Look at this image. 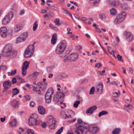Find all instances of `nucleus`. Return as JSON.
<instances>
[{
  "label": "nucleus",
  "instance_id": "6e6d98bb",
  "mask_svg": "<svg viewBox=\"0 0 134 134\" xmlns=\"http://www.w3.org/2000/svg\"><path fill=\"white\" fill-rule=\"evenodd\" d=\"M102 66V64L100 63H97L95 65V67L96 68H97L98 69L101 67Z\"/></svg>",
  "mask_w": 134,
  "mask_h": 134
},
{
  "label": "nucleus",
  "instance_id": "f704fd0d",
  "mask_svg": "<svg viewBox=\"0 0 134 134\" xmlns=\"http://www.w3.org/2000/svg\"><path fill=\"white\" fill-rule=\"evenodd\" d=\"M125 108L124 109L126 110H127V108H128L129 109H132L133 108V106L131 104H128V105H124Z\"/></svg>",
  "mask_w": 134,
  "mask_h": 134
},
{
  "label": "nucleus",
  "instance_id": "c85d7f7f",
  "mask_svg": "<svg viewBox=\"0 0 134 134\" xmlns=\"http://www.w3.org/2000/svg\"><path fill=\"white\" fill-rule=\"evenodd\" d=\"M23 28V27L19 25H16L14 28L15 32H18Z\"/></svg>",
  "mask_w": 134,
  "mask_h": 134
},
{
  "label": "nucleus",
  "instance_id": "09e8293b",
  "mask_svg": "<svg viewBox=\"0 0 134 134\" xmlns=\"http://www.w3.org/2000/svg\"><path fill=\"white\" fill-rule=\"evenodd\" d=\"M7 32H0L1 36L3 37H5L7 35Z\"/></svg>",
  "mask_w": 134,
  "mask_h": 134
},
{
  "label": "nucleus",
  "instance_id": "473e14b6",
  "mask_svg": "<svg viewBox=\"0 0 134 134\" xmlns=\"http://www.w3.org/2000/svg\"><path fill=\"white\" fill-rule=\"evenodd\" d=\"M38 85L37 86H33L32 87L34 88L33 90H35L36 92V90H38V88H41L40 87H40V85H41V83H38L37 84Z\"/></svg>",
  "mask_w": 134,
  "mask_h": 134
},
{
  "label": "nucleus",
  "instance_id": "b1692460",
  "mask_svg": "<svg viewBox=\"0 0 134 134\" xmlns=\"http://www.w3.org/2000/svg\"><path fill=\"white\" fill-rule=\"evenodd\" d=\"M103 87V85L102 83H100L98 84L97 85V87L96 88V89L97 90V92H98L99 90H100L101 91H102Z\"/></svg>",
  "mask_w": 134,
  "mask_h": 134
},
{
  "label": "nucleus",
  "instance_id": "864d4df0",
  "mask_svg": "<svg viewBox=\"0 0 134 134\" xmlns=\"http://www.w3.org/2000/svg\"><path fill=\"white\" fill-rule=\"evenodd\" d=\"M90 109H91V110L93 112V111L96 109H97V106L96 105H94L90 107Z\"/></svg>",
  "mask_w": 134,
  "mask_h": 134
},
{
  "label": "nucleus",
  "instance_id": "e433bc0d",
  "mask_svg": "<svg viewBox=\"0 0 134 134\" xmlns=\"http://www.w3.org/2000/svg\"><path fill=\"white\" fill-rule=\"evenodd\" d=\"M66 112H67V114L69 116H70L69 117H71V115L72 114H74V112L72 110L70 109H68L66 110Z\"/></svg>",
  "mask_w": 134,
  "mask_h": 134
},
{
  "label": "nucleus",
  "instance_id": "37998d69",
  "mask_svg": "<svg viewBox=\"0 0 134 134\" xmlns=\"http://www.w3.org/2000/svg\"><path fill=\"white\" fill-rule=\"evenodd\" d=\"M90 2L91 3L96 4L99 2V0H89Z\"/></svg>",
  "mask_w": 134,
  "mask_h": 134
},
{
  "label": "nucleus",
  "instance_id": "ea45409f",
  "mask_svg": "<svg viewBox=\"0 0 134 134\" xmlns=\"http://www.w3.org/2000/svg\"><path fill=\"white\" fill-rule=\"evenodd\" d=\"M37 23V21H36L34 24L33 27V30L34 31L36 30L38 27V24Z\"/></svg>",
  "mask_w": 134,
  "mask_h": 134
},
{
  "label": "nucleus",
  "instance_id": "9b49d317",
  "mask_svg": "<svg viewBox=\"0 0 134 134\" xmlns=\"http://www.w3.org/2000/svg\"><path fill=\"white\" fill-rule=\"evenodd\" d=\"M126 40L128 41H132L133 40V37L132 34L130 32H126L125 34Z\"/></svg>",
  "mask_w": 134,
  "mask_h": 134
},
{
  "label": "nucleus",
  "instance_id": "6ab92c4d",
  "mask_svg": "<svg viewBox=\"0 0 134 134\" xmlns=\"http://www.w3.org/2000/svg\"><path fill=\"white\" fill-rule=\"evenodd\" d=\"M120 7L123 10H127L129 8V7L126 3H121Z\"/></svg>",
  "mask_w": 134,
  "mask_h": 134
},
{
  "label": "nucleus",
  "instance_id": "c03bdc74",
  "mask_svg": "<svg viewBox=\"0 0 134 134\" xmlns=\"http://www.w3.org/2000/svg\"><path fill=\"white\" fill-rule=\"evenodd\" d=\"M119 83L120 82L113 81L110 82V84L111 85H115L116 86H117L119 85Z\"/></svg>",
  "mask_w": 134,
  "mask_h": 134
},
{
  "label": "nucleus",
  "instance_id": "c756f323",
  "mask_svg": "<svg viewBox=\"0 0 134 134\" xmlns=\"http://www.w3.org/2000/svg\"><path fill=\"white\" fill-rule=\"evenodd\" d=\"M10 124L13 127H16L17 125L16 119H14L13 121L11 122Z\"/></svg>",
  "mask_w": 134,
  "mask_h": 134
},
{
  "label": "nucleus",
  "instance_id": "4d7b16f0",
  "mask_svg": "<svg viewBox=\"0 0 134 134\" xmlns=\"http://www.w3.org/2000/svg\"><path fill=\"white\" fill-rule=\"evenodd\" d=\"M7 68L6 66L2 65L0 66V70L1 69L3 70H5L7 69Z\"/></svg>",
  "mask_w": 134,
  "mask_h": 134
},
{
  "label": "nucleus",
  "instance_id": "79ce46f5",
  "mask_svg": "<svg viewBox=\"0 0 134 134\" xmlns=\"http://www.w3.org/2000/svg\"><path fill=\"white\" fill-rule=\"evenodd\" d=\"M45 99L46 102L47 103L49 104L51 102L52 98L45 97Z\"/></svg>",
  "mask_w": 134,
  "mask_h": 134
},
{
  "label": "nucleus",
  "instance_id": "2f4dec72",
  "mask_svg": "<svg viewBox=\"0 0 134 134\" xmlns=\"http://www.w3.org/2000/svg\"><path fill=\"white\" fill-rule=\"evenodd\" d=\"M71 54L66 57L64 59V61H72L71 59Z\"/></svg>",
  "mask_w": 134,
  "mask_h": 134
},
{
  "label": "nucleus",
  "instance_id": "69168bd1",
  "mask_svg": "<svg viewBox=\"0 0 134 134\" xmlns=\"http://www.w3.org/2000/svg\"><path fill=\"white\" fill-rule=\"evenodd\" d=\"M35 105V103L32 102L31 101L30 103V105L32 107H33Z\"/></svg>",
  "mask_w": 134,
  "mask_h": 134
},
{
  "label": "nucleus",
  "instance_id": "aec40b11",
  "mask_svg": "<svg viewBox=\"0 0 134 134\" xmlns=\"http://www.w3.org/2000/svg\"><path fill=\"white\" fill-rule=\"evenodd\" d=\"M34 44L29 45L26 49H27V51L34 53L35 48Z\"/></svg>",
  "mask_w": 134,
  "mask_h": 134
},
{
  "label": "nucleus",
  "instance_id": "a18cd8bd",
  "mask_svg": "<svg viewBox=\"0 0 134 134\" xmlns=\"http://www.w3.org/2000/svg\"><path fill=\"white\" fill-rule=\"evenodd\" d=\"M63 127H62L60 129L57 131L55 134H60L61 132L63 131Z\"/></svg>",
  "mask_w": 134,
  "mask_h": 134
},
{
  "label": "nucleus",
  "instance_id": "9d476101",
  "mask_svg": "<svg viewBox=\"0 0 134 134\" xmlns=\"http://www.w3.org/2000/svg\"><path fill=\"white\" fill-rule=\"evenodd\" d=\"M53 93L54 91L52 88H49L47 90L45 95V97L52 98L51 96Z\"/></svg>",
  "mask_w": 134,
  "mask_h": 134
},
{
  "label": "nucleus",
  "instance_id": "dca6fc26",
  "mask_svg": "<svg viewBox=\"0 0 134 134\" xmlns=\"http://www.w3.org/2000/svg\"><path fill=\"white\" fill-rule=\"evenodd\" d=\"M27 50V49H26L25 51L24 56L25 58L30 57L33 55V53L30 52Z\"/></svg>",
  "mask_w": 134,
  "mask_h": 134
},
{
  "label": "nucleus",
  "instance_id": "c9c22d12",
  "mask_svg": "<svg viewBox=\"0 0 134 134\" xmlns=\"http://www.w3.org/2000/svg\"><path fill=\"white\" fill-rule=\"evenodd\" d=\"M19 92V91L16 88H14L12 90V93L14 95H16Z\"/></svg>",
  "mask_w": 134,
  "mask_h": 134
},
{
  "label": "nucleus",
  "instance_id": "72a5a7b5",
  "mask_svg": "<svg viewBox=\"0 0 134 134\" xmlns=\"http://www.w3.org/2000/svg\"><path fill=\"white\" fill-rule=\"evenodd\" d=\"M26 133L27 134H35L34 131L32 129H28L27 130Z\"/></svg>",
  "mask_w": 134,
  "mask_h": 134
},
{
  "label": "nucleus",
  "instance_id": "20e7f679",
  "mask_svg": "<svg viewBox=\"0 0 134 134\" xmlns=\"http://www.w3.org/2000/svg\"><path fill=\"white\" fill-rule=\"evenodd\" d=\"M126 16V13L125 12H121L117 16L114 21V23L116 25L121 22L124 20Z\"/></svg>",
  "mask_w": 134,
  "mask_h": 134
},
{
  "label": "nucleus",
  "instance_id": "2eb2a0df",
  "mask_svg": "<svg viewBox=\"0 0 134 134\" xmlns=\"http://www.w3.org/2000/svg\"><path fill=\"white\" fill-rule=\"evenodd\" d=\"M79 99H78L79 100L76 101H75L73 104V106L75 108H77L79 105L80 104V102H82V99L81 97H79Z\"/></svg>",
  "mask_w": 134,
  "mask_h": 134
},
{
  "label": "nucleus",
  "instance_id": "cd10ccee",
  "mask_svg": "<svg viewBox=\"0 0 134 134\" xmlns=\"http://www.w3.org/2000/svg\"><path fill=\"white\" fill-rule=\"evenodd\" d=\"M110 14L113 15H116L117 13L116 10L114 8H112L110 10Z\"/></svg>",
  "mask_w": 134,
  "mask_h": 134
},
{
  "label": "nucleus",
  "instance_id": "393cba45",
  "mask_svg": "<svg viewBox=\"0 0 134 134\" xmlns=\"http://www.w3.org/2000/svg\"><path fill=\"white\" fill-rule=\"evenodd\" d=\"M12 105L14 107L17 108L19 105V102L18 101L14 100L11 102Z\"/></svg>",
  "mask_w": 134,
  "mask_h": 134
},
{
  "label": "nucleus",
  "instance_id": "58836bf2",
  "mask_svg": "<svg viewBox=\"0 0 134 134\" xmlns=\"http://www.w3.org/2000/svg\"><path fill=\"white\" fill-rule=\"evenodd\" d=\"M47 83L46 82H42V84L41 83V85H40V87H40L41 88L43 87V89H46L47 87Z\"/></svg>",
  "mask_w": 134,
  "mask_h": 134
},
{
  "label": "nucleus",
  "instance_id": "7ed1b4c3",
  "mask_svg": "<svg viewBox=\"0 0 134 134\" xmlns=\"http://www.w3.org/2000/svg\"><path fill=\"white\" fill-rule=\"evenodd\" d=\"M13 45L12 44H6L4 47L2 52V55L4 57L10 56L13 52Z\"/></svg>",
  "mask_w": 134,
  "mask_h": 134
},
{
  "label": "nucleus",
  "instance_id": "bf43d9fd",
  "mask_svg": "<svg viewBox=\"0 0 134 134\" xmlns=\"http://www.w3.org/2000/svg\"><path fill=\"white\" fill-rule=\"evenodd\" d=\"M105 15L104 14H101L99 15V18L101 19H104L105 18Z\"/></svg>",
  "mask_w": 134,
  "mask_h": 134
},
{
  "label": "nucleus",
  "instance_id": "de8ad7c7",
  "mask_svg": "<svg viewBox=\"0 0 134 134\" xmlns=\"http://www.w3.org/2000/svg\"><path fill=\"white\" fill-rule=\"evenodd\" d=\"M7 28L4 27H2L0 29V32H7Z\"/></svg>",
  "mask_w": 134,
  "mask_h": 134
},
{
  "label": "nucleus",
  "instance_id": "680f3d73",
  "mask_svg": "<svg viewBox=\"0 0 134 134\" xmlns=\"http://www.w3.org/2000/svg\"><path fill=\"white\" fill-rule=\"evenodd\" d=\"M47 126V124L46 122H44L42 124V126L43 128H45Z\"/></svg>",
  "mask_w": 134,
  "mask_h": 134
},
{
  "label": "nucleus",
  "instance_id": "4c0bfd02",
  "mask_svg": "<svg viewBox=\"0 0 134 134\" xmlns=\"http://www.w3.org/2000/svg\"><path fill=\"white\" fill-rule=\"evenodd\" d=\"M24 41V40L21 38L20 36L16 39V43H18Z\"/></svg>",
  "mask_w": 134,
  "mask_h": 134
},
{
  "label": "nucleus",
  "instance_id": "412c9836",
  "mask_svg": "<svg viewBox=\"0 0 134 134\" xmlns=\"http://www.w3.org/2000/svg\"><path fill=\"white\" fill-rule=\"evenodd\" d=\"M30 63L29 61H25L23 63L22 68L25 69H27L29 67V65Z\"/></svg>",
  "mask_w": 134,
  "mask_h": 134
},
{
  "label": "nucleus",
  "instance_id": "338daca9",
  "mask_svg": "<svg viewBox=\"0 0 134 134\" xmlns=\"http://www.w3.org/2000/svg\"><path fill=\"white\" fill-rule=\"evenodd\" d=\"M16 69L14 70L11 71V73L12 75H13L15 74L16 73Z\"/></svg>",
  "mask_w": 134,
  "mask_h": 134
},
{
  "label": "nucleus",
  "instance_id": "a211bd4d",
  "mask_svg": "<svg viewBox=\"0 0 134 134\" xmlns=\"http://www.w3.org/2000/svg\"><path fill=\"white\" fill-rule=\"evenodd\" d=\"M110 3L114 7H117L119 4V0H111Z\"/></svg>",
  "mask_w": 134,
  "mask_h": 134
},
{
  "label": "nucleus",
  "instance_id": "0e129e2a",
  "mask_svg": "<svg viewBox=\"0 0 134 134\" xmlns=\"http://www.w3.org/2000/svg\"><path fill=\"white\" fill-rule=\"evenodd\" d=\"M80 20L83 21H86L87 20V19L85 17H81L80 18Z\"/></svg>",
  "mask_w": 134,
  "mask_h": 134
},
{
  "label": "nucleus",
  "instance_id": "4be33fe9",
  "mask_svg": "<svg viewBox=\"0 0 134 134\" xmlns=\"http://www.w3.org/2000/svg\"><path fill=\"white\" fill-rule=\"evenodd\" d=\"M71 59L72 61L76 60L78 58V54L77 53H71Z\"/></svg>",
  "mask_w": 134,
  "mask_h": 134
},
{
  "label": "nucleus",
  "instance_id": "603ef678",
  "mask_svg": "<svg viewBox=\"0 0 134 134\" xmlns=\"http://www.w3.org/2000/svg\"><path fill=\"white\" fill-rule=\"evenodd\" d=\"M93 111L91 110V109H90V107L88 108L86 111V113L87 114H88V113H90V114H92L93 113Z\"/></svg>",
  "mask_w": 134,
  "mask_h": 134
},
{
  "label": "nucleus",
  "instance_id": "39448f33",
  "mask_svg": "<svg viewBox=\"0 0 134 134\" xmlns=\"http://www.w3.org/2000/svg\"><path fill=\"white\" fill-rule=\"evenodd\" d=\"M13 13L10 11L3 19L2 20V24L6 25L9 23L13 17Z\"/></svg>",
  "mask_w": 134,
  "mask_h": 134
},
{
  "label": "nucleus",
  "instance_id": "bb28decb",
  "mask_svg": "<svg viewBox=\"0 0 134 134\" xmlns=\"http://www.w3.org/2000/svg\"><path fill=\"white\" fill-rule=\"evenodd\" d=\"M121 131L120 128H116L113 130L112 132V134H119Z\"/></svg>",
  "mask_w": 134,
  "mask_h": 134
},
{
  "label": "nucleus",
  "instance_id": "f03ea898",
  "mask_svg": "<svg viewBox=\"0 0 134 134\" xmlns=\"http://www.w3.org/2000/svg\"><path fill=\"white\" fill-rule=\"evenodd\" d=\"M78 123L75 125L76 129L75 132L77 134H86L88 130V125L84 122H82L81 119L77 120Z\"/></svg>",
  "mask_w": 134,
  "mask_h": 134
},
{
  "label": "nucleus",
  "instance_id": "e2e57ef3",
  "mask_svg": "<svg viewBox=\"0 0 134 134\" xmlns=\"http://www.w3.org/2000/svg\"><path fill=\"white\" fill-rule=\"evenodd\" d=\"M24 97L27 100H29L30 99V97L29 95H26L24 96Z\"/></svg>",
  "mask_w": 134,
  "mask_h": 134
},
{
  "label": "nucleus",
  "instance_id": "423d86ee",
  "mask_svg": "<svg viewBox=\"0 0 134 134\" xmlns=\"http://www.w3.org/2000/svg\"><path fill=\"white\" fill-rule=\"evenodd\" d=\"M47 123L49 125L50 129H54L55 128V124L56 123L55 119L52 116H49L47 118Z\"/></svg>",
  "mask_w": 134,
  "mask_h": 134
},
{
  "label": "nucleus",
  "instance_id": "5701e85b",
  "mask_svg": "<svg viewBox=\"0 0 134 134\" xmlns=\"http://www.w3.org/2000/svg\"><path fill=\"white\" fill-rule=\"evenodd\" d=\"M57 35L55 34H54L53 35L51 40V43L52 44H54L56 43L57 39Z\"/></svg>",
  "mask_w": 134,
  "mask_h": 134
},
{
  "label": "nucleus",
  "instance_id": "ddd939ff",
  "mask_svg": "<svg viewBox=\"0 0 134 134\" xmlns=\"http://www.w3.org/2000/svg\"><path fill=\"white\" fill-rule=\"evenodd\" d=\"M38 111L40 114L41 115L45 114L46 111L45 108L42 106H39L38 107Z\"/></svg>",
  "mask_w": 134,
  "mask_h": 134
},
{
  "label": "nucleus",
  "instance_id": "774afa93",
  "mask_svg": "<svg viewBox=\"0 0 134 134\" xmlns=\"http://www.w3.org/2000/svg\"><path fill=\"white\" fill-rule=\"evenodd\" d=\"M70 3L71 4H74V5H76L77 7H79V4H77V3L76 2H74L73 1H70Z\"/></svg>",
  "mask_w": 134,
  "mask_h": 134
},
{
  "label": "nucleus",
  "instance_id": "13d9d810",
  "mask_svg": "<svg viewBox=\"0 0 134 134\" xmlns=\"http://www.w3.org/2000/svg\"><path fill=\"white\" fill-rule=\"evenodd\" d=\"M106 68H104V69L102 71H98V72L101 75H104V74H103V73H104L105 72V69H106Z\"/></svg>",
  "mask_w": 134,
  "mask_h": 134
},
{
  "label": "nucleus",
  "instance_id": "f257e3e1",
  "mask_svg": "<svg viewBox=\"0 0 134 134\" xmlns=\"http://www.w3.org/2000/svg\"><path fill=\"white\" fill-rule=\"evenodd\" d=\"M67 43L65 40H63L61 41L57 45L55 50L57 54H59L61 57H64L68 54L70 52V51L66 50L65 51Z\"/></svg>",
  "mask_w": 134,
  "mask_h": 134
},
{
  "label": "nucleus",
  "instance_id": "7c9ffc66",
  "mask_svg": "<svg viewBox=\"0 0 134 134\" xmlns=\"http://www.w3.org/2000/svg\"><path fill=\"white\" fill-rule=\"evenodd\" d=\"M108 113V111H102L99 113L98 116L100 117L104 115H106Z\"/></svg>",
  "mask_w": 134,
  "mask_h": 134
},
{
  "label": "nucleus",
  "instance_id": "052dcab7",
  "mask_svg": "<svg viewBox=\"0 0 134 134\" xmlns=\"http://www.w3.org/2000/svg\"><path fill=\"white\" fill-rule=\"evenodd\" d=\"M12 82L13 84H14L16 82V79L15 77H13L12 79Z\"/></svg>",
  "mask_w": 134,
  "mask_h": 134
},
{
  "label": "nucleus",
  "instance_id": "4468645a",
  "mask_svg": "<svg viewBox=\"0 0 134 134\" xmlns=\"http://www.w3.org/2000/svg\"><path fill=\"white\" fill-rule=\"evenodd\" d=\"M39 72H35L30 76V79L31 80H35L38 76Z\"/></svg>",
  "mask_w": 134,
  "mask_h": 134
},
{
  "label": "nucleus",
  "instance_id": "8fccbe9b",
  "mask_svg": "<svg viewBox=\"0 0 134 134\" xmlns=\"http://www.w3.org/2000/svg\"><path fill=\"white\" fill-rule=\"evenodd\" d=\"M94 87L93 86L90 90V94H93L94 93Z\"/></svg>",
  "mask_w": 134,
  "mask_h": 134
},
{
  "label": "nucleus",
  "instance_id": "a19ab883",
  "mask_svg": "<svg viewBox=\"0 0 134 134\" xmlns=\"http://www.w3.org/2000/svg\"><path fill=\"white\" fill-rule=\"evenodd\" d=\"M59 21L60 20L59 18H56L54 20V22L55 24L58 26H59L60 25Z\"/></svg>",
  "mask_w": 134,
  "mask_h": 134
},
{
  "label": "nucleus",
  "instance_id": "0eeeda50",
  "mask_svg": "<svg viewBox=\"0 0 134 134\" xmlns=\"http://www.w3.org/2000/svg\"><path fill=\"white\" fill-rule=\"evenodd\" d=\"M64 97V94L60 92H58L55 94L53 97L54 101L55 103H57L61 99H63Z\"/></svg>",
  "mask_w": 134,
  "mask_h": 134
},
{
  "label": "nucleus",
  "instance_id": "1a4fd4ad",
  "mask_svg": "<svg viewBox=\"0 0 134 134\" xmlns=\"http://www.w3.org/2000/svg\"><path fill=\"white\" fill-rule=\"evenodd\" d=\"M99 130V128L97 126L93 125H91L90 126L88 125V129L86 133L88 131L90 133L94 134L97 132Z\"/></svg>",
  "mask_w": 134,
  "mask_h": 134
},
{
  "label": "nucleus",
  "instance_id": "a878e982",
  "mask_svg": "<svg viewBox=\"0 0 134 134\" xmlns=\"http://www.w3.org/2000/svg\"><path fill=\"white\" fill-rule=\"evenodd\" d=\"M28 36V33L27 32H24L21 34L20 36L21 37V38L25 41L26 40Z\"/></svg>",
  "mask_w": 134,
  "mask_h": 134
},
{
  "label": "nucleus",
  "instance_id": "f3484780",
  "mask_svg": "<svg viewBox=\"0 0 134 134\" xmlns=\"http://www.w3.org/2000/svg\"><path fill=\"white\" fill-rule=\"evenodd\" d=\"M60 116L63 119H66L69 118L70 116L68 115L66 113V111L62 110L60 112Z\"/></svg>",
  "mask_w": 134,
  "mask_h": 134
},
{
  "label": "nucleus",
  "instance_id": "5fc2aeb1",
  "mask_svg": "<svg viewBox=\"0 0 134 134\" xmlns=\"http://www.w3.org/2000/svg\"><path fill=\"white\" fill-rule=\"evenodd\" d=\"M47 70L49 72H51L52 71V67H48L47 68Z\"/></svg>",
  "mask_w": 134,
  "mask_h": 134
},
{
  "label": "nucleus",
  "instance_id": "f8f14e48",
  "mask_svg": "<svg viewBox=\"0 0 134 134\" xmlns=\"http://www.w3.org/2000/svg\"><path fill=\"white\" fill-rule=\"evenodd\" d=\"M12 82L9 80L5 81L3 83V85L4 88H10L12 85Z\"/></svg>",
  "mask_w": 134,
  "mask_h": 134
},
{
  "label": "nucleus",
  "instance_id": "49530a36",
  "mask_svg": "<svg viewBox=\"0 0 134 134\" xmlns=\"http://www.w3.org/2000/svg\"><path fill=\"white\" fill-rule=\"evenodd\" d=\"M27 69H25L23 68H22V74L23 76H25L26 75V70Z\"/></svg>",
  "mask_w": 134,
  "mask_h": 134
},
{
  "label": "nucleus",
  "instance_id": "3c124183",
  "mask_svg": "<svg viewBox=\"0 0 134 134\" xmlns=\"http://www.w3.org/2000/svg\"><path fill=\"white\" fill-rule=\"evenodd\" d=\"M117 58H118V60L119 61L123 62V60H122L121 58H122V56L120 55L119 54H118L117 55Z\"/></svg>",
  "mask_w": 134,
  "mask_h": 134
},
{
  "label": "nucleus",
  "instance_id": "6e6552de",
  "mask_svg": "<svg viewBox=\"0 0 134 134\" xmlns=\"http://www.w3.org/2000/svg\"><path fill=\"white\" fill-rule=\"evenodd\" d=\"M37 116L36 115H32L29 119V124L30 126H33L38 125L37 119Z\"/></svg>",
  "mask_w": 134,
  "mask_h": 134
}]
</instances>
